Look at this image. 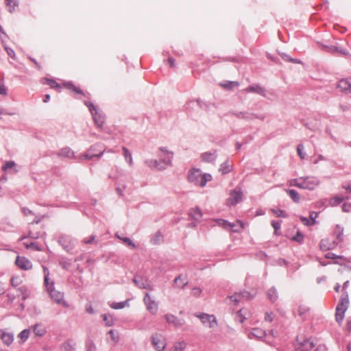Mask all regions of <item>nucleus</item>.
Instances as JSON below:
<instances>
[{
    "mask_svg": "<svg viewBox=\"0 0 351 351\" xmlns=\"http://www.w3.org/2000/svg\"><path fill=\"white\" fill-rule=\"evenodd\" d=\"M123 241L132 248H135V245L129 238H124Z\"/></svg>",
    "mask_w": 351,
    "mask_h": 351,
    "instance_id": "nucleus-54",
    "label": "nucleus"
},
{
    "mask_svg": "<svg viewBox=\"0 0 351 351\" xmlns=\"http://www.w3.org/2000/svg\"><path fill=\"white\" fill-rule=\"evenodd\" d=\"M287 193L295 202H300V195L297 191L293 189L287 190Z\"/></svg>",
    "mask_w": 351,
    "mask_h": 351,
    "instance_id": "nucleus-29",
    "label": "nucleus"
},
{
    "mask_svg": "<svg viewBox=\"0 0 351 351\" xmlns=\"http://www.w3.org/2000/svg\"><path fill=\"white\" fill-rule=\"evenodd\" d=\"M168 62L171 67H175V60L173 58H169Z\"/></svg>",
    "mask_w": 351,
    "mask_h": 351,
    "instance_id": "nucleus-63",
    "label": "nucleus"
},
{
    "mask_svg": "<svg viewBox=\"0 0 351 351\" xmlns=\"http://www.w3.org/2000/svg\"><path fill=\"white\" fill-rule=\"evenodd\" d=\"M108 334L110 335L113 341L117 342L118 341V335L113 330H110Z\"/></svg>",
    "mask_w": 351,
    "mask_h": 351,
    "instance_id": "nucleus-47",
    "label": "nucleus"
},
{
    "mask_svg": "<svg viewBox=\"0 0 351 351\" xmlns=\"http://www.w3.org/2000/svg\"><path fill=\"white\" fill-rule=\"evenodd\" d=\"M84 104L88 108L90 114L93 116L94 122L95 125L99 128H102L105 122V117L104 115L98 113L96 107L90 102L85 101Z\"/></svg>",
    "mask_w": 351,
    "mask_h": 351,
    "instance_id": "nucleus-4",
    "label": "nucleus"
},
{
    "mask_svg": "<svg viewBox=\"0 0 351 351\" xmlns=\"http://www.w3.org/2000/svg\"><path fill=\"white\" fill-rule=\"evenodd\" d=\"M301 184H302L301 178L295 179V180H291V185L297 186L300 189H301Z\"/></svg>",
    "mask_w": 351,
    "mask_h": 351,
    "instance_id": "nucleus-46",
    "label": "nucleus"
},
{
    "mask_svg": "<svg viewBox=\"0 0 351 351\" xmlns=\"http://www.w3.org/2000/svg\"><path fill=\"white\" fill-rule=\"evenodd\" d=\"M268 297L271 302H275L277 299V293L274 289H270L268 291Z\"/></svg>",
    "mask_w": 351,
    "mask_h": 351,
    "instance_id": "nucleus-34",
    "label": "nucleus"
},
{
    "mask_svg": "<svg viewBox=\"0 0 351 351\" xmlns=\"http://www.w3.org/2000/svg\"><path fill=\"white\" fill-rule=\"evenodd\" d=\"M346 329L348 331H351V319H348L346 324Z\"/></svg>",
    "mask_w": 351,
    "mask_h": 351,
    "instance_id": "nucleus-64",
    "label": "nucleus"
},
{
    "mask_svg": "<svg viewBox=\"0 0 351 351\" xmlns=\"http://www.w3.org/2000/svg\"><path fill=\"white\" fill-rule=\"evenodd\" d=\"M34 242L32 241H24L23 242V245H25V247L27 248V249H30L32 245L33 244Z\"/></svg>",
    "mask_w": 351,
    "mask_h": 351,
    "instance_id": "nucleus-62",
    "label": "nucleus"
},
{
    "mask_svg": "<svg viewBox=\"0 0 351 351\" xmlns=\"http://www.w3.org/2000/svg\"><path fill=\"white\" fill-rule=\"evenodd\" d=\"M325 257L326 258H332V259H335V258H337L338 256H335L333 253L332 252H328L327 254H326L325 255Z\"/></svg>",
    "mask_w": 351,
    "mask_h": 351,
    "instance_id": "nucleus-58",
    "label": "nucleus"
},
{
    "mask_svg": "<svg viewBox=\"0 0 351 351\" xmlns=\"http://www.w3.org/2000/svg\"><path fill=\"white\" fill-rule=\"evenodd\" d=\"M215 222L217 223V225H219V226H221L224 229L230 228V229L232 230V231L237 232L239 231V230L234 229V228L235 226V225L234 223H231L225 219H217L215 220Z\"/></svg>",
    "mask_w": 351,
    "mask_h": 351,
    "instance_id": "nucleus-16",
    "label": "nucleus"
},
{
    "mask_svg": "<svg viewBox=\"0 0 351 351\" xmlns=\"http://www.w3.org/2000/svg\"><path fill=\"white\" fill-rule=\"evenodd\" d=\"M23 295V299L25 300L27 297L29 295V291L27 290V288L25 286L21 287L18 289Z\"/></svg>",
    "mask_w": 351,
    "mask_h": 351,
    "instance_id": "nucleus-35",
    "label": "nucleus"
},
{
    "mask_svg": "<svg viewBox=\"0 0 351 351\" xmlns=\"http://www.w3.org/2000/svg\"><path fill=\"white\" fill-rule=\"evenodd\" d=\"M342 210L344 212H350L351 211V204L350 203H344L342 206Z\"/></svg>",
    "mask_w": 351,
    "mask_h": 351,
    "instance_id": "nucleus-49",
    "label": "nucleus"
},
{
    "mask_svg": "<svg viewBox=\"0 0 351 351\" xmlns=\"http://www.w3.org/2000/svg\"><path fill=\"white\" fill-rule=\"evenodd\" d=\"M0 338L2 341L7 346L10 345L14 340L13 335L3 330H0Z\"/></svg>",
    "mask_w": 351,
    "mask_h": 351,
    "instance_id": "nucleus-13",
    "label": "nucleus"
},
{
    "mask_svg": "<svg viewBox=\"0 0 351 351\" xmlns=\"http://www.w3.org/2000/svg\"><path fill=\"white\" fill-rule=\"evenodd\" d=\"M300 219L302 221V222L305 225V226H311V221L306 217H300Z\"/></svg>",
    "mask_w": 351,
    "mask_h": 351,
    "instance_id": "nucleus-56",
    "label": "nucleus"
},
{
    "mask_svg": "<svg viewBox=\"0 0 351 351\" xmlns=\"http://www.w3.org/2000/svg\"><path fill=\"white\" fill-rule=\"evenodd\" d=\"M184 348H185V343L179 342V343H177L174 346L173 350V351H182Z\"/></svg>",
    "mask_w": 351,
    "mask_h": 351,
    "instance_id": "nucleus-38",
    "label": "nucleus"
},
{
    "mask_svg": "<svg viewBox=\"0 0 351 351\" xmlns=\"http://www.w3.org/2000/svg\"><path fill=\"white\" fill-rule=\"evenodd\" d=\"M191 215L195 220L200 219L202 217V213L201 209L198 207L193 208L191 211Z\"/></svg>",
    "mask_w": 351,
    "mask_h": 351,
    "instance_id": "nucleus-25",
    "label": "nucleus"
},
{
    "mask_svg": "<svg viewBox=\"0 0 351 351\" xmlns=\"http://www.w3.org/2000/svg\"><path fill=\"white\" fill-rule=\"evenodd\" d=\"M159 156L160 157H163L162 159L163 162L167 165L171 163L172 157H173V153L171 152L167 151V149L164 148L160 149V153Z\"/></svg>",
    "mask_w": 351,
    "mask_h": 351,
    "instance_id": "nucleus-15",
    "label": "nucleus"
},
{
    "mask_svg": "<svg viewBox=\"0 0 351 351\" xmlns=\"http://www.w3.org/2000/svg\"><path fill=\"white\" fill-rule=\"evenodd\" d=\"M303 235L298 232L295 237H293V240L301 243L303 241Z\"/></svg>",
    "mask_w": 351,
    "mask_h": 351,
    "instance_id": "nucleus-48",
    "label": "nucleus"
},
{
    "mask_svg": "<svg viewBox=\"0 0 351 351\" xmlns=\"http://www.w3.org/2000/svg\"><path fill=\"white\" fill-rule=\"evenodd\" d=\"M22 279L19 276H12L10 279V285L13 287H16L22 284Z\"/></svg>",
    "mask_w": 351,
    "mask_h": 351,
    "instance_id": "nucleus-28",
    "label": "nucleus"
},
{
    "mask_svg": "<svg viewBox=\"0 0 351 351\" xmlns=\"http://www.w3.org/2000/svg\"><path fill=\"white\" fill-rule=\"evenodd\" d=\"M143 302L146 309L152 315H156L158 311V304L154 295L148 292L145 293Z\"/></svg>",
    "mask_w": 351,
    "mask_h": 351,
    "instance_id": "nucleus-3",
    "label": "nucleus"
},
{
    "mask_svg": "<svg viewBox=\"0 0 351 351\" xmlns=\"http://www.w3.org/2000/svg\"><path fill=\"white\" fill-rule=\"evenodd\" d=\"M245 93H255L261 95H265V89L258 85H252L244 89Z\"/></svg>",
    "mask_w": 351,
    "mask_h": 351,
    "instance_id": "nucleus-17",
    "label": "nucleus"
},
{
    "mask_svg": "<svg viewBox=\"0 0 351 351\" xmlns=\"http://www.w3.org/2000/svg\"><path fill=\"white\" fill-rule=\"evenodd\" d=\"M318 216V213H316V212H311V214H310V219H311V225H314L316 223V221H315V219Z\"/></svg>",
    "mask_w": 351,
    "mask_h": 351,
    "instance_id": "nucleus-41",
    "label": "nucleus"
},
{
    "mask_svg": "<svg viewBox=\"0 0 351 351\" xmlns=\"http://www.w3.org/2000/svg\"><path fill=\"white\" fill-rule=\"evenodd\" d=\"M238 86H239V83L237 82H228V83L221 84V86L226 88H228V89H232L234 87H236Z\"/></svg>",
    "mask_w": 351,
    "mask_h": 351,
    "instance_id": "nucleus-36",
    "label": "nucleus"
},
{
    "mask_svg": "<svg viewBox=\"0 0 351 351\" xmlns=\"http://www.w3.org/2000/svg\"><path fill=\"white\" fill-rule=\"evenodd\" d=\"M242 295L241 294H234L228 298H227V300L231 303L233 302L235 304H237L241 300Z\"/></svg>",
    "mask_w": 351,
    "mask_h": 351,
    "instance_id": "nucleus-31",
    "label": "nucleus"
},
{
    "mask_svg": "<svg viewBox=\"0 0 351 351\" xmlns=\"http://www.w3.org/2000/svg\"><path fill=\"white\" fill-rule=\"evenodd\" d=\"M95 236H90L88 238H85L83 240V242L86 244L92 243L95 241Z\"/></svg>",
    "mask_w": 351,
    "mask_h": 351,
    "instance_id": "nucleus-50",
    "label": "nucleus"
},
{
    "mask_svg": "<svg viewBox=\"0 0 351 351\" xmlns=\"http://www.w3.org/2000/svg\"><path fill=\"white\" fill-rule=\"evenodd\" d=\"M315 346L310 339H306L303 336L298 337L295 344V351H311Z\"/></svg>",
    "mask_w": 351,
    "mask_h": 351,
    "instance_id": "nucleus-5",
    "label": "nucleus"
},
{
    "mask_svg": "<svg viewBox=\"0 0 351 351\" xmlns=\"http://www.w3.org/2000/svg\"><path fill=\"white\" fill-rule=\"evenodd\" d=\"M343 200V197L337 195L333 197H332L330 199L329 204L331 206H336L339 205L340 203H341Z\"/></svg>",
    "mask_w": 351,
    "mask_h": 351,
    "instance_id": "nucleus-27",
    "label": "nucleus"
},
{
    "mask_svg": "<svg viewBox=\"0 0 351 351\" xmlns=\"http://www.w3.org/2000/svg\"><path fill=\"white\" fill-rule=\"evenodd\" d=\"M15 165L13 161H8L3 166V170L6 171L8 169L12 168Z\"/></svg>",
    "mask_w": 351,
    "mask_h": 351,
    "instance_id": "nucleus-44",
    "label": "nucleus"
},
{
    "mask_svg": "<svg viewBox=\"0 0 351 351\" xmlns=\"http://www.w3.org/2000/svg\"><path fill=\"white\" fill-rule=\"evenodd\" d=\"M211 179L212 176L210 174H202L198 169H193L190 170L188 175V180L189 182L202 187L204 186L206 182L210 181Z\"/></svg>",
    "mask_w": 351,
    "mask_h": 351,
    "instance_id": "nucleus-1",
    "label": "nucleus"
},
{
    "mask_svg": "<svg viewBox=\"0 0 351 351\" xmlns=\"http://www.w3.org/2000/svg\"><path fill=\"white\" fill-rule=\"evenodd\" d=\"M5 292V288L3 283L0 282V295L4 294Z\"/></svg>",
    "mask_w": 351,
    "mask_h": 351,
    "instance_id": "nucleus-61",
    "label": "nucleus"
},
{
    "mask_svg": "<svg viewBox=\"0 0 351 351\" xmlns=\"http://www.w3.org/2000/svg\"><path fill=\"white\" fill-rule=\"evenodd\" d=\"M202 322L209 328H214L217 325V319L214 315L201 314L198 315Z\"/></svg>",
    "mask_w": 351,
    "mask_h": 351,
    "instance_id": "nucleus-10",
    "label": "nucleus"
},
{
    "mask_svg": "<svg viewBox=\"0 0 351 351\" xmlns=\"http://www.w3.org/2000/svg\"><path fill=\"white\" fill-rule=\"evenodd\" d=\"M123 155L125 160L129 162L130 165L132 163V154L126 147H123Z\"/></svg>",
    "mask_w": 351,
    "mask_h": 351,
    "instance_id": "nucleus-33",
    "label": "nucleus"
},
{
    "mask_svg": "<svg viewBox=\"0 0 351 351\" xmlns=\"http://www.w3.org/2000/svg\"><path fill=\"white\" fill-rule=\"evenodd\" d=\"M243 192L241 189L236 188L231 191L230 197L226 199V205L232 206L240 202L242 199Z\"/></svg>",
    "mask_w": 351,
    "mask_h": 351,
    "instance_id": "nucleus-6",
    "label": "nucleus"
},
{
    "mask_svg": "<svg viewBox=\"0 0 351 351\" xmlns=\"http://www.w3.org/2000/svg\"><path fill=\"white\" fill-rule=\"evenodd\" d=\"M6 51H7V53L9 55V56H10L12 58H14L15 56V53H14V50H12V49L6 48Z\"/></svg>",
    "mask_w": 351,
    "mask_h": 351,
    "instance_id": "nucleus-59",
    "label": "nucleus"
},
{
    "mask_svg": "<svg viewBox=\"0 0 351 351\" xmlns=\"http://www.w3.org/2000/svg\"><path fill=\"white\" fill-rule=\"evenodd\" d=\"M165 319L169 324H173L175 326L182 324L181 322L173 315H166Z\"/></svg>",
    "mask_w": 351,
    "mask_h": 351,
    "instance_id": "nucleus-22",
    "label": "nucleus"
},
{
    "mask_svg": "<svg viewBox=\"0 0 351 351\" xmlns=\"http://www.w3.org/2000/svg\"><path fill=\"white\" fill-rule=\"evenodd\" d=\"M104 321L106 322V325L111 326L112 324V319L110 316L107 315H102Z\"/></svg>",
    "mask_w": 351,
    "mask_h": 351,
    "instance_id": "nucleus-42",
    "label": "nucleus"
},
{
    "mask_svg": "<svg viewBox=\"0 0 351 351\" xmlns=\"http://www.w3.org/2000/svg\"><path fill=\"white\" fill-rule=\"evenodd\" d=\"M29 330L25 329L21 331L18 337L22 341V342H25L29 337Z\"/></svg>",
    "mask_w": 351,
    "mask_h": 351,
    "instance_id": "nucleus-30",
    "label": "nucleus"
},
{
    "mask_svg": "<svg viewBox=\"0 0 351 351\" xmlns=\"http://www.w3.org/2000/svg\"><path fill=\"white\" fill-rule=\"evenodd\" d=\"M44 273H45V283L46 284L47 286H48L49 271L45 267H44Z\"/></svg>",
    "mask_w": 351,
    "mask_h": 351,
    "instance_id": "nucleus-52",
    "label": "nucleus"
},
{
    "mask_svg": "<svg viewBox=\"0 0 351 351\" xmlns=\"http://www.w3.org/2000/svg\"><path fill=\"white\" fill-rule=\"evenodd\" d=\"M271 226L274 228L275 232H277V230H278L280 228L281 224L280 222L279 221H272Z\"/></svg>",
    "mask_w": 351,
    "mask_h": 351,
    "instance_id": "nucleus-51",
    "label": "nucleus"
},
{
    "mask_svg": "<svg viewBox=\"0 0 351 351\" xmlns=\"http://www.w3.org/2000/svg\"><path fill=\"white\" fill-rule=\"evenodd\" d=\"M75 347L76 343L71 339L64 342L62 346V348L64 351H73L75 349Z\"/></svg>",
    "mask_w": 351,
    "mask_h": 351,
    "instance_id": "nucleus-20",
    "label": "nucleus"
},
{
    "mask_svg": "<svg viewBox=\"0 0 351 351\" xmlns=\"http://www.w3.org/2000/svg\"><path fill=\"white\" fill-rule=\"evenodd\" d=\"M301 189L313 190L319 184V181L315 178L307 177L301 178Z\"/></svg>",
    "mask_w": 351,
    "mask_h": 351,
    "instance_id": "nucleus-8",
    "label": "nucleus"
},
{
    "mask_svg": "<svg viewBox=\"0 0 351 351\" xmlns=\"http://www.w3.org/2000/svg\"><path fill=\"white\" fill-rule=\"evenodd\" d=\"M262 333H263L262 331H261L258 329H253L252 335H253L255 337H261Z\"/></svg>",
    "mask_w": 351,
    "mask_h": 351,
    "instance_id": "nucleus-55",
    "label": "nucleus"
},
{
    "mask_svg": "<svg viewBox=\"0 0 351 351\" xmlns=\"http://www.w3.org/2000/svg\"><path fill=\"white\" fill-rule=\"evenodd\" d=\"M111 307L114 309L123 308L125 306L123 302L112 303Z\"/></svg>",
    "mask_w": 351,
    "mask_h": 351,
    "instance_id": "nucleus-45",
    "label": "nucleus"
},
{
    "mask_svg": "<svg viewBox=\"0 0 351 351\" xmlns=\"http://www.w3.org/2000/svg\"><path fill=\"white\" fill-rule=\"evenodd\" d=\"M50 296L51 298L58 304L62 305L66 307L68 306V304L64 300V295L61 292L55 289H51L50 291Z\"/></svg>",
    "mask_w": 351,
    "mask_h": 351,
    "instance_id": "nucleus-11",
    "label": "nucleus"
},
{
    "mask_svg": "<svg viewBox=\"0 0 351 351\" xmlns=\"http://www.w3.org/2000/svg\"><path fill=\"white\" fill-rule=\"evenodd\" d=\"M173 284L175 288L183 289L188 284V281L182 276H178L174 279Z\"/></svg>",
    "mask_w": 351,
    "mask_h": 351,
    "instance_id": "nucleus-18",
    "label": "nucleus"
},
{
    "mask_svg": "<svg viewBox=\"0 0 351 351\" xmlns=\"http://www.w3.org/2000/svg\"><path fill=\"white\" fill-rule=\"evenodd\" d=\"M33 331L36 336L43 337L45 332V328L40 324H36L33 327Z\"/></svg>",
    "mask_w": 351,
    "mask_h": 351,
    "instance_id": "nucleus-23",
    "label": "nucleus"
},
{
    "mask_svg": "<svg viewBox=\"0 0 351 351\" xmlns=\"http://www.w3.org/2000/svg\"><path fill=\"white\" fill-rule=\"evenodd\" d=\"M274 318V315L272 313H266L265 319L269 322H271Z\"/></svg>",
    "mask_w": 351,
    "mask_h": 351,
    "instance_id": "nucleus-60",
    "label": "nucleus"
},
{
    "mask_svg": "<svg viewBox=\"0 0 351 351\" xmlns=\"http://www.w3.org/2000/svg\"><path fill=\"white\" fill-rule=\"evenodd\" d=\"M15 265L21 269L25 271L32 268L31 261L24 256H18L15 261Z\"/></svg>",
    "mask_w": 351,
    "mask_h": 351,
    "instance_id": "nucleus-9",
    "label": "nucleus"
},
{
    "mask_svg": "<svg viewBox=\"0 0 351 351\" xmlns=\"http://www.w3.org/2000/svg\"><path fill=\"white\" fill-rule=\"evenodd\" d=\"M43 84H48L51 88L59 90L61 88V86L56 82L54 80L49 79V78H43L42 80Z\"/></svg>",
    "mask_w": 351,
    "mask_h": 351,
    "instance_id": "nucleus-21",
    "label": "nucleus"
},
{
    "mask_svg": "<svg viewBox=\"0 0 351 351\" xmlns=\"http://www.w3.org/2000/svg\"><path fill=\"white\" fill-rule=\"evenodd\" d=\"M30 249L34 251H41L42 250V249L39 247V245L36 242L33 243Z\"/></svg>",
    "mask_w": 351,
    "mask_h": 351,
    "instance_id": "nucleus-53",
    "label": "nucleus"
},
{
    "mask_svg": "<svg viewBox=\"0 0 351 351\" xmlns=\"http://www.w3.org/2000/svg\"><path fill=\"white\" fill-rule=\"evenodd\" d=\"M304 145L300 144L297 147V152L300 157L301 159H304L305 158V154L303 152Z\"/></svg>",
    "mask_w": 351,
    "mask_h": 351,
    "instance_id": "nucleus-39",
    "label": "nucleus"
},
{
    "mask_svg": "<svg viewBox=\"0 0 351 351\" xmlns=\"http://www.w3.org/2000/svg\"><path fill=\"white\" fill-rule=\"evenodd\" d=\"M334 234L337 239H338L339 241H343V228L339 225L336 226V227L334 230Z\"/></svg>",
    "mask_w": 351,
    "mask_h": 351,
    "instance_id": "nucleus-24",
    "label": "nucleus"
},
{
    "mask_svg": "<svg viewBox=\"0 0 351 351\" xmlns=\"http://www.w3.org/2000/svg\"><path fill=\"white\" fill-rule=\"evenodd\" d=\"M5 2L10 12L14 11L15 8L18 6L16 0H5Z\"/></svg>",
    "mask_w": 351,
    "mask_h": 351,
    "instance_id": "nucleus-26",
    "label": "nucleus"
},
{
    "mask_svg": "<svg viewBox=\"0 0 351 351\" xmlns=\"http://www.w3.org/2000/svg\"><path fill=\"white\" fill-rule=\"evenodd\" d=\"M271 212L277 217H287L286 213L280 209H271Z\"/></svg>",
    "mask_w": 351,
    "mask_h": 351,
    "instance_id": "nucleus-32",
    "label": "nucleus"
},
{
    "mask_svg": "<svg viewBox=\"0 0 351 351\" xmlns=\"http://www.w3.org/2000/svg\"><path fill=\"white\" fill-rule=\"evenodd\" d=\"M63 86L75 94L81 95L84 97L86 96V94L79 86L74 85L71 82L64 83Z\"/></svg>",
    "mask_w": 351,
    "mask_h": 351,
    "instance_id": "nucleus-14",
    "label": "nucleus"
},
{
    "mask_svg": "<svg viewBox=\"0 0 351 351\" xmlns=\"http://www.w3.org/2000/svg\"><path fill=\"white\" fill-rule=\"evenodd\" d=\"M202 289L199 288V287H193L192 289H191V294L193 296V297H199L200 295V294L202 293Z\"/></svg>",
    "mask_w": 351,
    "mask_h": 351,
    "instance_id": "nucleus-37",
    "label": "nucleus"
},
{
    "mask_svg": "<svg viewBox=\"0 0 351 351\" xmlns=\"http://www.w3.org/2000/svg\"><path fill=\"white\" fill-rule=\"evenodd\" d=\"M134 282L141 289H145L148 290H154V287L147 281H143V279H134Z\"/></svg>",
    "mask_w": 351,
    "mask_h": 351,
    "instance_id": "nucleus-19",
    "label": "nucleus"
},
{
    "mask_svg": "<svg viewBox=\"0 0 351 351\" xmlns=\"http://www.w3.org/2000/svg\"><path fill=\"white\" fill-rule=\"evenodd\" d=\"M202 158L204 160L211 161L214 159V156L212 154L205 153L202 155Z\"/></svg>",
    "mask_w": 351,
    "mask_h": 351,
    "instance_id": "nucleus-43",
    "label": "nucleus"
},
{
    "mask_svg": "<svg viewBox=\"0 0 351 351\" xmlns=\"http://www.w3.org/2000/svg\"><path fill=\"white\" fill-rule=\"evenodd\" d=\"M237 319L241 323L245 320V317L241 315V310H239L238 312Z\"/></svg>",
    "mask_w": 351,
    "mask_h": 351,
    "instance_id": "nucleus-57",
    "label": "nucleus"
},
{
    "mask_svg": "<svg viewBox=\"0 0 351 351\" xmlns=\"http://www.w3.org/2000/svg\"><path fill=\"white\" fill-rule=\"evenodd\" d=\"M152 344L157 351H163L166 347V339L161 334L156 333L152 337Z\"/></svg>",
    "mask_w": 351,
    "mask_h": 351,
    "instance_id": "nucleus-7",
    "label": "nucleus"
},
{
    "mask_svg": "<svg viewBox=\"0 0 351 351\" xmlns=\"http://www.w3.org/2000/svg\"><path fill=\"white\" fill-rule=\"evenodd\" d=\"M349 306V300L347 294L343 295L336 307L335 319L341 324L345 317V313Z\"/></svg>",
    "mask_w": 351,
    "mask_h": 351,
    "instance_id": "nucleus-2",
    "label": "nucleus"
},
{
    "mask_svg": "<svg viewBox=\"0 0 351 351\" xmlns=\"http://www.w3.org/2000/svg\"><path fill=\"white\" fill-rule=\"evenodd\" d=\"M87 351H95L96 346L92 341H88L86 342Z\"/></svg>",
    "mask_w": 351,
    "mask_h": 351,
    "instance_id": "nucleus-40",
    "label": "nucleus"
},
{
    "mask_svg": "<svg viewBox=\"0 0 351 351\" xmlns=\"http://www.w3.org/2000/svg\"><path fill=\"white\" fill-rule=\"evenodd\" d=\"M337 88L342 92L351 93V78L341 80L337 84Z\"/></svg>",
    "mask_w": 351,
    "mask_h": 351,
    "instance_id": "nucleus-12",
    "label": "nucleus"
}]
</instances>
